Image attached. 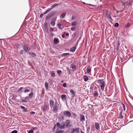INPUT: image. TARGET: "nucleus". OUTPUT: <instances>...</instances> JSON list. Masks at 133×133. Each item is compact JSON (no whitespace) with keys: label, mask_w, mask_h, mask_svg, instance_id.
I'll list each match as a JSON object with an SVG mask.
<instances>
[{"label":"nucleus","mask_w":133,"mask_h":133,"mask_svg":"<svg viewBox=\"0 0 133 133\" xmlns=\"http://www.w3.org/2000/svg\"><path fill=\"white\" fill-rule=\"evenodd\" d=\"M75 18V16H72V20L74 19Z\"/></svg>","instance_id":"nucleus-53"},{"label":"nucleus","mask_w":133,"mask_h":133,"mask_svg":"<svg viewBox=\"0 0 133 133\" xmlns=\"http://www.w3.org/2000/svg\"><path fill=\"white\" fill-rule=\"evenodd\" d=\"M24 50H22L19 51V53L20 55H22L24 53Z\"/></svg>","instance_id":"nucleus-32"},{"label":"nucleus","mask_w":133,"mask_h":133,"mask_svg":"<svg viewBox=\"0 0 133 133\" xmlns=\"http://www.w3.org/2000/svg\"><path fill=\"white\" fill-rule=\"evenodd\" d=\"M91 68L90 66H88L87 68V71L88 73L90 74L91 72Z\"/></svg>","instance_id":"nucleus-12"},{"label":"nucleus","mask_w":133,"mask_h":133,"mask_svg":"<svg viewBox=\"0 0 133 133\" xmlns=\"http://www.w3.org/2000/svg\"><path fill=\"white\" fill-rule=\"evenodd\" d=\"M53 111L54 112H56L58 110V108L57 105V104L56 102H55L53 107Z\"/></svg>","instance_id":"nucleus-6"},{"label":"nucleus","mask_w":133,"mask_h":133,"mask_svg":"<svg viewBox=\"0 0 133 133\" xmlns=\"http://www.w3.org/2000/svg\"><path fill=\"white\" fill-rule=\"evenodd\" d=\"M75 29V27H72L71 28V30L72 31H74Z\"/></svg>","instance_id":"nucleus-43"},{"label":"nucleus","mask_w":133,"mask_h":133,"mask_svg":"<svg viewBox=\"0 0 133 133\" xmlns=\"http://www.w3.org/2000/svg\"><path fill=\"white\" fill-rule=\"evenodd\" d=\"M43 14H41L40 15V17L41 18H42V17H43Z\"/></svg>","instance_id":"nucleus-52"},{"label":"nucleus","mask_w":133,"mask_h":133,"mask_svg":"<svg viewBox=\"0 0 133 133\" xmlns=\"http://www.w3.org/2000/svg\"><path fill=\"white\" fill-rule=\"evenodd\" d=\"M76 49L75 46H73L70 49V51L72 52H75Z\"/></svg>","instance_id":"nucleus-17"},{"label":"nucleus","mask_w":133,"mask_h":133,"mask_svg":"<svg viewBox=\"0 0 133 133\" xmlns=\"http://www.w3.org/2000/svg\"><path fill=\"white\" fill-rule=\"evenodd\" d=\"M48 106L47 105H45L42 108V111L43 112H44L46 111L48 109Z\"/></svg>","instance_id":"nucleus-10"},{"label":"nucleus","mask_w":133,"mask_h":133,"mask_svg":"<svg viewBox=\"0 0 133 133\" xmlns=\"http://www.w3.org/2000/svg\"><path fill=\"white\" fill-rule=\"evenodd\" d=\"M58 4H56L55 3L54 5H52L51 6V8H52V9L54 7H55L57 6H58Z\"/></svg>","instance_id":"nucleus-31"},{"label":"nucleus","mask_w":133,"mask_h":133,"mask_svg":"<svg viewBox=\"0 0 133 133\" xmlns=\"http://www.w3.org/2000/svg\"><path fill=\"white\" fill-rule=\"evenodd\" d=\"M73 115L75 117H76L77 116V115L75 114H73Z\"/></svg>","instance_id":"nucleus-57"},{"label":"nucleus","mask_w":133,"mask_h":133,"mask_svg":"<svg viewBox=\"0 0 133 133\" xmlns=\"http://www.w3.org/2000/svg\"><path fill=\"white\" fill-rule=\"evenodd\" d=\"M23 89V90L24 89V88L23 87H20V88L18 89V92H20V91H21V92H22L23 91H22V90Z\"/></svg>","instance_id":"nucleus-29"},{"label":"nucleus","mask_w":133,"mask_h":133,"mask_svg":"<svg viewBox=\"0 0 133 133\" xmlns=\"http://www.w3.org/2000/svg\"><path fill=\"white\" fill-rule=\"evenodd\" d=\"M30 113L31 114H35V112L33 111H32L30 112Z\"/></svg>","instance_id":"nucleus-49"},{"label":"nucleus","mask_w":133,"mask_h":133,"mask_svg":"<svg viewBox=\"0 0 133 133\" xmlns=\"http://www.w3.org/2000/svg\"><path fill=\"white\" fill-rule=\"evenodd\" d=\"M57 72L59 75H60L62 73V71L61 70H57Z\"/></svg>","instance_id":"nucleus-35"},{"label":"nucleus","mask_w":133,"mask_h":133,"mask_svg":"<svg viewBox=\"0 0 133 133\" xmlns=\"http://www.w3.org/2000/svg\"><path fill=\"white\" fill-rule=\"evenodd\" d=\"M120 45V44L118 42H117V50L118 49V47Z\"/></svg>","instance_id":"nucleus-40"},{"label":"nucleus","mask_w":133,"mask_h":133,"mask_svg":"<svg viewBox=\"0 0 133 133\" xmlns=\"http://www.w3.org/2000/svg\"><path fill=\"white\" fill-rule=\"evenodd\" d=\"M66 14L65 12L62 13L60 15V17L62 18H64Z\"/></svg>","instance_id":"nucleus-21"},{"label":"nucleus","mask_w":133,"mask_h":133,"mask_svg":"<svg viewBox=\"0 0 133 133\" xmlns=\"http://www.w3.org/2000/svg\"><path fill=\"white\" fill-rule=\"evenodd\" d=\"M81 133H83V132L82 131H81Z\"/></svg>","instance_id":"nucleus-64"},{"label":"nucleus","mask_w":133,"mask_h":133,"mask_svg":"<svg viewBox=\"0 0 133 133\" xmlns=\"http://www.w3.org/2000/svg\"><path fill=\"white\" fill-rule=\"evenodd\" d=\"M23 111L25 112H27V109L25 108L23 110Z\"/></svg>","instance_id":"nucleus-50"},{"label":"nucleus","mask_w":133,"mask_h":133,"mask_svg":"<svg viewBox=\"0 0 133 133\" xmlns=\"http://www.w3.org/2000/svg\"><path fill=\"white\" fill-rule=\"evenodd\" d=\"M84 79L85 82L87 81L88 80V77L86 75L84 76Z\"/></svg>","instance_id":"nucleus-24"},{"label":"nucleus","mask_w":133,"mask_h":133,"mask_svg":"<svg viewBox=\"0 0 133 133\" xmlns=\"http://www.w3.org/2000/svg\"><path fill=\"white\" fill-rule=\"evenodd\" d=\"M28 53L29 54L31 55V56L32 57H34L36 56V54L34 53L31 52V51L30 52H29Z\"/></svg>","instance_id":"nucleus-18"},{"label":"nucleus","mask_w":133,"mask_h":133,"mask_svg":"<svg viewBox=\"0 0 133 133\" xmlns=\"http://www.w3.org/2000/svg\"><path fill=\"white\" fill-rule=\"evenodd\" d=\"M51 76L52 77H55V75L54 71H51Z\"/></svg>","instance_id":"nucleus-25"},{"label":"nucleus","mask_w":133,"mask_h":133,"mask_svg":"<svg viewBox=\"0 0 133 133\" xmlns=\"http://www.w3.org/2000/svg\"><path fill=\"white\" fill-rule=\"evenodd\" d=\"M48 84L47 83L45 82V87L46 90H48Z\"/></svg>","instance_id":"nucleus-27"},{"label":"nucleus","mask_w":133,"mask_h":133,"mask_svg":"<svg viewBox=\"0 0 133 133\" xmlns=\"http://www.w3.org/2000/svg\"><path fill=\"white\" fill-rule=\"evenodd\" d=\"M52 9V8H49L46 10L48 12L50 10H51Z\"/></svg>","instance_id":"nucleus-48"},{"label":"nucleus","mask_w":133,"mask_h":133,"mask_svg":"<svg viewBox=\"0 0 133 133\" xmlns=\"http://www.w3.org/2000/svg\"><path fill=\"white\" fill-rule=\"evenodd\" d=\"M60 119L61 121L63 120L64 119V117L63 116L61 117H60Z\"/></svg>","instance_id":"nucleus-46"},{"label":"nucleus","mask_w":133,"mask_h":133,"mask_svg":"<svg viewBox=\"0 0 133 133\" xmlns=\"http://www.w3.org/2000/svg\"><path fill=\"white\" fill-rule=\"evenodd\" d=\"M59 42V40L58 38L55 37L54 38L53 41V43L54 44H57Z\"/></svg>","instance_id":"nucleus-14"},{"label":"nucleus","mask_w":133,"mask_h":133,"mask_svg":"<svg viewBox=\"0 0 133 133\" xmlns=\"http://www.w3.org/2000/svg\"><path fill=\"white\" fill-rule=\"evenodd\" d=\"M93 94L94 96L95 97H97L98 95V92L96 91H94Z\"/></svg>","instance_id":"nucleus-20"},{"label":"nucleus","mask_w":133,"mask_h":133,"mask_svg":"<svg viewBox=\"0 0 133 133\" xmlns=\"http://www.w3.org/2000/svg\"><path fill=\"white\" fill-rule=\"evenodd\" d=\"M57 17H55L53 18H52V21H54V22H55V21H56L57 19Z\"/></svg>","instance_id":"nucleus-37"},{"label":"nucleus","mask_w":133,"mask_h":133,"mask_svg":"<svg viewBox=\"0 0 133 133\" xmlns=\"http://www.w3.org/2000/svg\"><path fill=\"white\" fill-rule=\"evenodd\" d=\"M80 121L82 122L83 121V115L82 114H80Z\"/></svg>","instance_id":"nucleus-33"},{"label":"nucleus","mask_w":133,"mask_h":133,"mask_svg":"<svg viewBox=\"0 0 133 133\" xmlns=\"http://www.w3.org/2000/svg\"><path fill=\"white\" fill-rule=\"evenodd\" d=\"M56 124H55L54 125V127L53 128V130H54L55 129V127H56Z\"/></svg>","instance_id":"nucleus-58"},{"label":"nucleus","mask_w":133,"mask_h":133,"mask_svg":"<svg viewBox=\"0 0 133 133\" xmlns=\"http://www.w3.org/2000/svg\"><path fill=\"white\" fill-rule=\"evenodd\" d=\"M66 97V95H63L61 96V98L62 100H63L64 99H65Z\"/></svg>","instance_id":"nucleus-36"},{"label":"nucleus","mask_w":133,"mask_h":133,"mask_svg":"<svg viewBox=\"0 0 133 133\" xmlns=\"http://www.w3.org/2000/svg\"><path fill=\"white\" fill-rule=\"evenodd\" d=\"M20 107H21V108L22 109H25V108L24 107L22 106H21V105L20 106Z\"/></svg>","instance_id":"nucleus-51"},{"label":"nucleus","mask_w":133,"mask_h":133,"mask_svg":"<svg viewBox=\"0 0 133 133\" xmlns=\"http://www.w3.org/2000/svg\"><path fill=\"white\" fill-rule=\"evenodd\" d=\"M105 85V84H104L101 85V89L102 90H103L104 89V87Z\"/></svg>","instance_id":"nucleus-28"},{"label":"nucleus","mask_w":133,"mask_h":133,"mask_svg":"<svg viewBox=\"0 0 133 133\" xmlns=\"http://www.w3.org/2000/svg\"><path fill=\"white\" fill-rule=\"evenodd\" d=\"M65 127V124H63L61 125L59 122H57L56 124V129L55 133H62L64 132V130L61 129H64Z\"/></svg>","instance_id":"nucleus-1"},{"label":"nucleus","mask_w":133,"mask_h":133,"mask_svg":"<svg viewBox=\"0 0 133 133\" xmlns=\"http://www.w3.org/2000/svg\"><path fill=\"white\" fill-rule=\"evenodd\" d=\"M109 18L110 19H112L111 18V17L110 16H109Z\"/></svg>","instance_id":"nucleus-61"},{"label":"nucleus","mask_w":133,"mask_h":133,"mask_svg":"<svg viewBox=\"0 0 133 133\" xmlns=\"http://www.w3.org/2000/svg\"><path fill=\"white\" fill-rule=\"evenodd\" d=\"M22 48L24 51L26 53H28L31 50V48L29 45L25 43H23Z\"/></svg>","instance_id":"nucleus-2"},{"label":"nucleus","mask_w":133,"mask_h":133,"mask_svg":"<svg viewBox=\"0 0 133 133\" xmlns=\"http://www.w3.org/2000/svg\"><path fill=\"white\" fill-rule=\"evenodd\" d=\"M63 114L66 116L70 117L71 115V114L70 112L68 111H64Z\"/></svg>","instance_id":"nucleus-4"},{"label":"nucleus","mask_w":133,"mask_h":133,"mask_svg":"<svg viewBox=\"0 0 133 133\" xmlns=\"http://www.w3.org/2000/svg\"><path fill=\"white\" fill-rule=\"evenodd\" d=\"M65 35L66 36H68L69 35V34L68 33H66L65 34Z\"/></svg>","instance_id":"nucleus-59"},{"label":"nucleus","mask_w":133,"mask_h":133,"mask_svg":"<svg viewBox=\"0 0 133 133\" xmlns=\"http://www.w3.org/2000/svg\"><path fill=\"white\" fill-rule=\"evenodd\" d=\"M119 24L118 23H115V26L116 27H117L118 26Z\"/></svg>","instance_id":"nucleus-42"},{"label":"nucleus","mask_w":133,"mask_h":133,"mask_svg":"<svg viewBox=\"0 0 133 133\" xmlns=\"http://www.w3.org/2000/svg\"><path fill=\"white\" fill-rule=\"evenodd\" d=\"M57 25L58 28L60 29H61L63 28L64 27V26L63 25L59 23Z\"/></svg>","instance_id":"nucleus-15"},{"label":"nucleus","mask_w":133,"mask_h":133,"mask_svg":"<svg viewBox=\"0 0 133 133\" xmlns=\"http://www.w3.org/2000/svg\"><path fill=\"white\" fill-rule=\"evenodd\" d=\"M97 82L98 83H99L101 85L104 84L105 83V82L103 79H99L97 81Z\"/></svg>","instance_id":"nucleus-11"},{"label":"nucleus","mask_w":133,"mask_h":133,"mask_svg":"<svg viewBox=\"0 0 133 133\" xmlns=\"http://www.w3.org/2000/svg\"><path fill=\"white\" fill-rule=\"evenodd\" d=\"M18 132V131L16 130H14L12 131L11 133H17Z\"/></svg>","instance_id":"nucleus-39"},{"label":"nucleus","mask_w":133,"mask_h":133,"mask_svg":"<svg viewBox=\"0 0 133 133\" xmlns=\"http://www.w3.org/2000/svg\"><path fill=\"white\" fill-rule=\"evenodd\" d=\"M62 36L63 38H64L65 37L64 34H63L62 35Z\"/></svg>","instance_id":"nucleus-55"},{"label":"nucleus","mask_w":133,"mask_h":133,"mask_svg":"<svg viewBox=\"0 0 133 133\" xmlns=\"http://www.w3.org/2000/svg\"><path fill=\"white\" fill-rule=\"evenodd\" d=\"M77 22H73L71 23V25L72 26H75L76 25Z\"/></svg>","instance_id":"nucleus-34"},{"label":"nucleus","mask_w":133,"mask_h":133,"mask_svg":"<svg viewBox=\"0 0 133 133\" xmlns=\"http://www.w3.org/2000/svg\"><path fill=\"white\" fill-rule=\"evenodd\" d=\"M34 95L33 92H32V90L31 91L30 94H29V96L30 98H31L33 97Z\"/></svg>","instance_id":"nucleus-19"},{"label":"nucleus","mask_w":133,"mask_h":133,"mask_svg":"<svg viewBox=\"0 0 133 133\" xmlns=\"http://www.w3.org/2000/svg\"><path fill=\"white\" fill-rule=\"evenodd\" d=\"M29 96H26L25 97V99L22 100V102L25 103L27 102V100H29Z\"/></svg>","instance_id":"nucleus-16"},{"label":"nucleus","mask_w":133,"mask_h":133,"mask_svg":"<svg viewBox=\"0 0 133 133\" xmlns=\"http://www.w3.org/2000/svg\"><path fill=\"white\" fill-rule=\"evenodd\" d=\"M31 89L32 90V89L29 87H26L25 88H24V91H23L24 92V93H26L27 92H29Z\"/></svg>","instance_id":"nucleus-5"},{"label":"nucleus","mask_w":133,"mask_h":133,"mask_svg":"<svg viewBox=\"0 0 133 133\" xmlns=\"http://www.w3.org/2000/svg\"><path fill=\"white\" fill-rule=\"evenodd\" d=\"M71 67L73 70H75L76 69V65L73 64H71Z\"/></svg>","instance_id":"nucleus-26"},{"label":"nucleus","mask_w":133,"mask_h":133,"mask_svg":"<svg viewBox=\"0 0 133 133\" xmlns=\"http://www.w3.org/2000/svg\"><path fill=\"white\" fill-rule=\"evenodd\" d=\"M28 133H34V132L32 130H30L28 132Z\"/></svg>","instance_id":"nucleus-44"},{"label":"nucleus","mask_w":133,"mask_h":133,"mask_svg":"<svg viewBox=\"0 0 133 133\" xmlns=\"http://www.w3.org/2000/svg\"><path fill=\"white\" fill-rule=\"evenodd\" d=\"M66 84L65 83H63V87L64 88L66 87Z\"/></svg>","instance_id":"nucleus-45"},{"label":"nucleus","mask_w":133,"mask_h":133,"mask_svg":"<svg viewBox=\"0 0 133 133\" xmlns=\"http://www.w3.org/2000/svg\"><path fill=\"white\" fill-rule=\"evenodd\" d=\"M64 82V81H63V80H62V81H61V82L62 83H63Z\"/></svg>","instance_id":"nucleus-63"},{"label":"nucleus","mask_w":133,"mask_h":133,"mask_svg":"<svg viewBox=\"0 0 133 133\" xmlns=\"http://www.w3.org/2000/svg\"><path fill=\"white\" fill-rule=\"evenodd\" d=\"M53 31V29L52 28H51L50 29V31L51 32H52Z\"/></svg>","instance_id":"nucleus-47"},{"label":"nucleus","mask_w":133,"mask_h":133,"mask_svg":"<svg viewBox=\"0 0 133 133\" xmlns=\"http://www.w3.org/2000/svg\"><path fill=\"white\" fill-rule=\"evenodd\" d=\"M95 126L96 129L97 130H98L100 129V125L99 123L97 122H95Z\"/></svg>","instance_id":"nucleus-9"},{"label":"nucleus","mask_w":133,"mask_h":133,"mask_svg":"<svg viewBox=\"0 0 133 133\" xmlns=\"http://www.w3.org/2000/svg\"><path fill=\"white\" fill-rule=\"evenodd\" d=\"M48 12V11H47V10H46V11H45V12H44V14H43V15H44V14H46V13H47V12Z\"/></svg>","instance_id":"nucleus-56"},{"label":"nucleus","mask_w":133,"mask_h":133,"mask_svg":"<svg viewBox=\"0 0 133 133\" xmlns=\"http://www.w3.org/2000/svg\"><path fill=\"white\" fill-rule=\"evenodd\" d=\"M97 89V87H95L94 88V90H96Z\"/></svg>","instance_id":"nucleus-62"},{"label":"nucleus","mask_w":133,"mask_h":133,"mask_svg":"<svg viewBox=\"0 0 133 133\" xmlns=\"http://www.w3.org/2000/svg\"><path fill=\"white\" fill-rule=\"evenodd\" d=\"M130 24L129 23H128L125 26V28H128L130 26Z\"/></svg>","instance_id":"nucleus-41"},{"label":"nucleus","mask_w":133,"mask_h":133,"mask_svg":"<svg viewBox=\"0 0 133 133\" xmlns=\"http://www.w3.org/2000/svg\"><path fill=\"white\" fill-rule=\"evenodd\" d=\"M70 93L73 95V96H75V92L72 89H70Z\"/></svg>","instance_id":"nucleus-22"},{"label":"nucleus","mask_w":133,"mask_h":133,"mask_svg":"<svg viewBox=\"0 0 133 133\" xmlns=\"http://www.w3.org/2000/svg\"><path fill=\"white\" fill-rule=\"evenodd\" d=\"M54 13L53 12L50 13L49 14L46 16L45 19L47 20H48L50 18L54 16Z\"/></svg>","instance_id":"nucleus-3"},{"label":"nucleus","mask_w":133,"mask_h":133,"mask_svg":"<svg viewBox=\"0 0 133 133\" xmlns=\"http://www.w3.org/2000/svg\"><path fill=\"white\" fill-rule=\"evenodd\" d=\"M123 109H124V110H125V106H124V105L123 104Z\"/></svg>","instance_id":"nucleus-60"},{"label":"nucleus","mask_w":133,"mask_h":133,"mask_svg":"<svg viewBox=\"0 0 133 133\" xmlns=\"http://www.w3.org/2000/svg\"><path fill=\"white\" fill-rule=\"evenodd\" d=\"M37 129V128L36 127H33V130H35Z\"/></svg>","instance_id":"nucleus-54"},{"label":"nucleus","mask_w":133,"mask_h":133,"mask_svg":"<svg viewBox=\"0 0 133 133\" xmlns=\"http://www.w3.org/2000/svg\"><path fill=\"white\" fill-rule=\"evenodd\" d=\"M50 23L51 25L53 26H54L55 25V22L54 21H51Z\"/></svg>","instance_id":"nucleus-30"},{"label":"nucleus","mask_w":133,"mask_h":133,"mask_svg":"<svg viewBox=\"0 0 133 133\" xmlns=\"http://www.w3.org/2000/svg\"><path fill=\"white\" fill-rule=\"evenodd\" d=\"M49 104L50 107L52 108L54 106V101L52 99H50L49 101Z\"/></svg>","instance_id":"nucleus-8"},{"label":"nucleus","mask_w":133,"mask_h":133,"mask_svg":"<svg viewBox=\"0 0 133 133\" xmlns=\"http://www.w3.org/2000/svg\"><path fill=\"white\" fill-rule=\"evenodd\" d=\"M122 112H121L120 113L119 117L120 118H122L123 117V116L122 115Z\"/></svg>","instance_id":"nucleus-38"},{"label":"nucleus","mask_w":133,"mask_h":133,"mask_svg":"<svg viewBox=\"0 0 133 133\" xmlns=\"http://www.w3.org/2000/svg\"><path fill=\"white\" fill-rule=\"evenodd\" d=\"M65 127L67 128L70 127L71 126V125L70 124V121L69 120H67L65 122Z\"/></svg>","instance_id":"nucleus-7"},{"label":"nucleus","mask_w":133,"mask_h":133,"mask_svg":"<svg viewBox=\"0 0 133 133\" xmlns=\"http://www.w3.org/2000/svg\"><path fill=\"white\" fill-rule=\"evenodd\" d=\"M70 55L69 53H64L61 55L62 57H66L67 55Z\"/></svg>","instance_id":"nucleus-23"},{"label":"nucleus","mask_w":133,"mask_h":133,"mask_svg":"<svg viewBox=\"0 0 133 133\" xmlns=\"http://www.w3.org/2000/svg\"><path fill=\"white\" fill-rule=\"evenodd\" d=\"M72 132H75L76 133H78L79 132V129L78 128H77L76 129L73 128L72 129Z\"/></svg>","instance_id":"nucleus-13"}]
</instances>
